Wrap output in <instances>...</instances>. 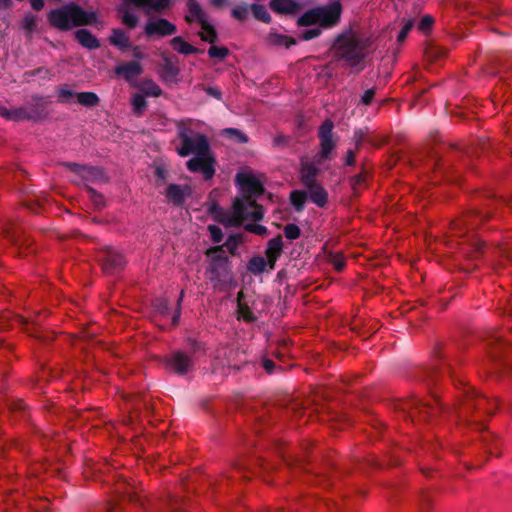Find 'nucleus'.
<instances>
[{
    "instance_id": "f257e3e1",
    "label": "nucleus",
    "mask_w": 512,
    "mask_h": 512,
    "mask_svg": "<svg viewBox=\"0 0 512 512\" xmlns=\"http://www.w3.org/2000/svg\"><path fill=\"white\" fill-rule=\"evenodd\" d=\"M265 177L248 167L241 168L235 177L238 196L233 200L231 213L226 212V226L240 225L246 220L260 221L264 209L257 199L264 193Z\"/></svg>"
},
{
    "instance_id": "f03ea898",
    "label": "nucleus",
    "mask_w": 512,
    "mask_h": 512,
    "mask_svg": "<svg viewBox=\"0 0 512 512\" xmlns=\"http://www.w3.org/2000/svg\"><path fill=\"white\" fill-rule=\"evenodd\" d=\"M47 18L51 26L61 31H68L73 27L91 26L100 23L95 11H86L75 3H69L52 9L48 13Z\"/></svg>"
},
{
    "instance_id": "7ed1b4c3",
    "label": "nucleus",
    "mask_w": 512,
    "mask_h": 512,
    "mask_svg": "<svg viewBox=\"0 0 512 512\" xmlns=\"http://www.w3.org/2000/svg\"><path fill=\"white\" fill-rule=\"evenodd\" d=\"M337 57L350 67H357L366 57L367 43L354 35L341 36L335 44Z\"/></svg>"
},
{
    "instance_id": "20e7f679",
    "label": "nucleus",
    "mask_w": 512,
    "mask_h": 512,
    "mask_svg": "<svg viewBox=\"0 0 512 512\" xmlns=\"http://www.w3.org/2000/svg\"><path fill=\"white\" fill-rule=\"evenodd\" d=\"M342 6L339 1H333L328 5L316 7L304 13L299 19L300 26L330 27L335 25L341 16Z\"/></svg>"
},
{
    "instance_id": "39448f33",
    "label": "nucleus",
    "mask_w": 512,
    "mask_h": 512,
    "mask_svg": "<svg viewBox=\"0 0 512 512\" xmlns=\"http://www.w3.org/2000/svg\"><path fill=\"white\" fill-rule=\"evenodd\" d=\"M208 266L206 278L213 289L218 292L224 291V244L210 247L206 250Z\"/></svg>"
},
{
    "instance_id": "423d86ee",
    "label": "nucleus",
    "mask_w": 512,
    "mask_h": 512,
    "mask_svg": "<svg viewBox=\"0 0 512 512\" xmlns=\"http://www.w3.org/2000/svg\"><path fill=\"white\" fill-rule=\"evenodd\" d=\"M181 146L177 149L180 156L191 154L208 155L209 143L207 137L191 128H182L179 131Z\"/></svg>"
},
{
    "instance_id": "0eeeda50",
    "label": "nucleus",
    "mask_w": 512,
    "mask_h": 512,
    "mask_svg": "<svg viewBox=\"0 0 512 512\" xmlns=\"http://www.w3.org/2000/svg\"><path fill=\"white\" fill-rule=\"evenodd\" d=\"M97 260L106 275H116L122 272L126 265L125 256L116 248L103 246L97 252Z\"/></svg>"
},
{
    "instance_id": "6e6552de",
    "label": "nucleus",
    "mask_w": 512,
    "mask_h": 512,
    "mask_svg": "<svg viewBox=\"0 0 512 512\" xmlns=\"http://www.w3.org/2000/svg\"><path fill=\"white\" fill-rule=\"evenodd\" d=\"M334 123L327 119L319 127L318 137L320 140V151L317 155L319 161L330 159L333 150L336 147V142L333 140Z\"/></svg>"
},
{
    "instance_id": "1a4fd4ad",
    "label": "nucleus",
    "mask_w": 512,
    "mask_h": 512,
    "mask_svg": "<svg viewBox=\"0 0 512 512\" xmlns=\"http://www.w3.org/2000/svg\"><path fill=\"white\" fill-rule=\"evenodd\" d=\"M164 365L177 375L183 376L193 369L194 361L187 354L175 351L165 358Z\"/></svg>"
},
{
    "instance_id": "9d476101",
    "label": "nucleus",
    "mask_w": 512,
    "mask_h": 512,
    "mask_svg": "<svg viewBox=\"0 0 512 512\" xmlns=\"http://www.w3.org/2000/svg\"><path fill=\"white\" fill-rule=\"evenodd\" d=\"M177 32L175 24L165 18H157L155 20H149L144 27V33L148 37L158 36L165 37L171 36Z\"/></svg>"
},
{
    "instance_id": "9b49d317",
    "label": "nucleus",
    "mask_w": 512,
    "mask_h": 512,
    "mask_svg": "<svg viewBox=\"0 0 512 512\" xmlns=\"http://www.w3.org/2000/svg\"><path fill=\"white\" fill-rule=\"evenodd\" d=\"M61 165L79 176L83 181L98 182L103 178V172L99 167L74 162H63Z\"/></svg>"
},
{
    "instance_id": "f8f14e48",
    "label": "nucleus",
    "mask_w": 512,
    "mask_h": 512,
    "mask_svg": "<svg viewBox=\"0 0 512 512\" xmlns=\"http://www.w3.org/2000/svg\"><path fill=\"white\" fill-rule=\"evenodd\" d=\"M207 155H195L187 161V168L191 172L202 173L205 180L211 179L214 175L215 169L213 161L206 158Z\"/></svg>"
},
{
    "instance_id": "ddd939ff",
    "label": "nucleus",
    "mask_w": 512,
    "mask_h": 512,
    "mask_svg": "<svg viewBox=\"0 0 512 512\" xmlns=\"http://www.w3.org/2000/svg\"><path fill=\"white\" fill-rule=\"evenodd\" d=\"M32 99L33 102L31 104L22 106V108H24L25 121H40L47 116L43 98L33 96Z\"/></svg>"
},
{
    "instance_id": "4468645a",
    "label": "nucleus",
    "mask_w": 512,
    "mask_h": 512,
    "mask_svg": "<svg viewBox=\"0 0 512 512\" xmlns=\"http://www.w3.org/2000/svg\"><path fill=\"white\" fill-rule=\"evenodd\" d=\"M319 158L317 160L303 159L301 161L300 176L304 186L316 183V176L319 173Z\"/></svg>"
},
{
    "instance_id": "2eb2a0df",
    "label": "nucleus",
    "mask_w": 512,
    "mask_h": 512,
    "mask_svg": "<svg viewBox=\"0 0 512 512\" xmlns=\"http://www.w3.org/2000/svg\"><path fill=\"white\" fill-rule=\"evenodd\" d=\"M191 189L189 186H180L178 184H170L166 190L167 199L172 202L175 206H181L186 197L190 196Z\"/></svg>"
},
{
    "instance_id": "dca6fc26",
    "label": "nucleus",
    "mask_w": 512,
    "mask_h": 512,
    "mask_svg": "<svg viewBox=\"0 0 512 512\" xmlns=\"http://www.w3.org/2000/svg\"><path fill=\"white\" fill-rule=\"evenodd\" d=\"M3 234L14 245H28V240L24 237L22 228L11 221L3 227Z\"/></svg>"
},
{
    "instance_id": "f3484780",
    "label": "nucleus",
    "mask_w": 512,
    "mask_h": 512,
    "mask_svg": "<svg viewBox=\"0 0 512 512\" xmlns=\"http://www.w3.org/2000/svg\"><path fill=\"white\" fill-rule=\"evenodd\" d=\"M283 249V240L281 236L270 239L267 243L265 255L269 262V269L273 270L275 263L281 255Z\"/></svg>"
},
{
    "instance_id": "a211bd4d",
    "label": "nucleus",
    "mask_w": 512,
    "mask_h": 512,
    "mask_svg": "<svg viewBox=\"0 0 512 512\" xmlns=\"http://www.w3.org/2000/svg\"><path fill=\"white\" fill-rule=\"evenodd\" d=\"M126 2L132 3V5L145 9L146 13L155 11L162 13L170 7L171 0H126Z\"/></svg>"
},
{
    "instance_id": "6ab92c4d",
    "label": "nucleus",
    "mask_w": 512,
    "mask_h": 512,
    "mask_svg": "<svg viewBox=\"0 0 512 512\" xmlns=\"http://www.w3.org/2000/svg\"><path fill=\"white\" fill-rule=\"evenodd\" d=\"M143 69L139 62L130 61L127 63H122L115 67V73L119 76H123L126 81H130L139 75H141Z\"/></svg>"
},
{
    "instance_id": "aec40b11",
    "label": "nucleus",
    "mask_w": 512,
    "mask_h": 512,
    "mask_svg": "<svg viewBox=\"0 0 512 512\" xmlns=\"http://www.w3.org/2000/svg\"><path fill=\"white\" fill-rule=\"evenodd\" d=\"M77 42L84 48L96 50L100 48V41L89 30L82 28L74 33Z\"/></svg>"
},
{
    "instance_id": "412c9836",
    "label": "nucleus",
    "mask_w": 512,
    "mask_h": 512,
    "mask_svg": "<svg viewBox=\"0 0 512 512\" xmlns=\"http://www.w3.org/2000/svg\"><path fill=\"white\" fill-rule=\"evenodd\" d=\"M309 199L319 207L327 203L328 194L319 183H312L305 186Z\"/></svg>"
},
{
    "instance_id": "4be33fe9",
    "label": "nucleus",
    "mask_w": 512,
    "mask_h": 512,
    "mask_svg": "<svg viewBox=\"0 0 512 512\" xmlns=\"http://www.w3.org/2000/svg\"><path fill=\"white\" fill-rule=\"evenodd\" d=\"M161 65V76L165 81H173L179 74L177 60L168 56H163Z\"/></svg>"
},
{
    "instance_id": "5701e85b",
    "label": "nucleus",
    "mask_w": 512,
    "mask_h": 512,
    "mask_svg": "<svg viewBox=\"0 0 512 512\" xmlns=\"http://www.w3.org/2000/svg\"><path fill=\"white\" fill-rule=\"evenodd\" d=\"M270 7L279 14H294L298 11L299 5L294 0H271Z\"/></svg>"
},
{
    "instance_id": "b1692460",
    "label": "nucleus",
    "mask_w": 512,
    "mask_h": 512,
    "mask_svg": "<svg viewBox=\"0 0 512 512\" xmlns=\"http://www.w3.org/2000/svg\"><path fill=\"white\" fill-rule=\"evenodd\" d=\"M109 42L111 45L117 47L121 51L128 50L131 47L128 36L120 28L112 29V33L109 37Z\"/></svg>"
},
{
    "instance_id": "393cba45",
    "label": "nucleus",
    "mask_w": 512,
    "mask_h": 512,
    "mask_svg": "<svg viewBox=\"0 0 512 512\" xmlns=\"http://www.w3.org/2000/svg\"><path fill=\"white\" fill-rule=\"evenodd\" d=\"M466 396L468 398V401L470 403V408H475V409H478V410H483L485 409L487 411V413H491L492 412V407H486V405H488V400L480 395L479 393H477L475 390H473L472 388H468L466 391Z\"/></svg>"
},
{
    "instance_id": "a878e982",
    "label": "nucleus",
    "mask_w": 512,
    "mask_h": 512,
    "mask_svg": "<svg viewBox=\"0 0 512 512\" xmlns=\"http://www.w3.org/2000/svg\"><path fill=\"white\" fill-rule=\"evenodd\" d=\"M217 190H213L209 196L208 202V213L213 217V219L224 225V209L218 204V202L214 199Z\"/></svg>"
},
{
    "instance_id": "bb28decb",
    "label": "nucleus",
    "mask_w": 512,
    "mask_h": 512,
    "mask_svg": "<svg viewBox=\"0 0 512 512\" xmlns=\"http://www.w3.org/2000/svg\"><path fill=\"white\" fill-rule=\"evenodd\" d=\"M402 409L405 411L407 410L409 416L411 418H414L416 412H418L419 414L431 413L434 408L429 407L428 404L423 403L420 400H412V401L404 403L402 406Z\"/></svg>"
},
{
    "instance_id": "cd10ccee",
    "label": "nucleus",
    "mask_w": 512,
    "mask_h": 512,
    "mask_svg": "<svg viewBox=\"0 0 512 512\" xmlns=\"http://www.w3.org/2000/svg\"><path fill=\"white\" fill-rule=\"evenodd\" d=\"M188 11L189 14L185 16V20L189 23L197 20L200 24H204L206 20V15L203 12L199 3L195 0H191L188 2Z\"/></svg>"
},
{
    "instance_id": "c85d7f7f",
    "label": "nucleus",
    "mask_w": 512,
    "mask_h": 512,
    "mask_svg": "<svg viewBox=\"0 0 512 512\" xmlns=\"http://www.w3.org/2000/svg\"><path fill=\"white\" fill-rule=\"evenodd\" d=\"M267 42L272 46L285 48H289L290 46L295 44V41L291 37L285 34L278 33L276 31L269 32V34L267 35Z\"/></svg>"
},
{
    "instance_id": "c756f323",
    "label": "nucleus",
    "mask_w": 512,
    "mask_h": 512,
    "mask_svg": "<svg viewBox=\"0 0 512 512\" xmlns=\"http://www.w3.org/2000/svg\"><path fill=\"white\" fill-rule=\"evenodd\" d=\"M130 2H124L122 5L117 7V12L121 14V20L124 25L128 28L133 29L138 24V17L129 11Z\"/></svg>"
},
{
    "instance_id": "7c9ffc66",
    "label": "nucleus",
    "mask_w": 512,
    "mask_h": 512,
    "mask_svg": "<svg viewBox=\"0 0 512 512\" xmlns=\"http://www.w3.org/2000/svg\"><path fill=\"white\" fill-rule=\"evenodd\" d=\"M170 45L175 51L182 55H189L199 52V50L193 45L187 43L182 37L176 36L170 40Z\"/></svg>"
},
{
    "instance_id": "2f4dec72",
    "label": "nucleus",
    "mask_w": 512,
    "mask_h": 512,
    "mask_svg": "<svg viewBox=\"0 0 512 512\" xmlns=\"http://www.w3.org/2000/svg\"><path fill=\"white\" fill-rule=\"evenodd\" d=\"M0 116L9 121L20 122L25 121L24 108L17 107L9 109L7 107H0Z\"/></svg>"
},
{
    "instance_id": "473e14b6",
    "label": "nucleus",
    "mask_w": 512,
    "mask_h": 512,
    "mask_svg": "<svg viewBox=\"0 0 512 512\" xmlns=\"http://www.w3.org/2000/svg\"><path fill=\"white\" fill-rule=\"evenodd\" d=\"M267 267L269 268V262L262 256L252 257L247 264L248 270L255 275L263 273Z\"/></svg>"
},
{
    "instance_id": "72a5a7b5",
    "label": "nucleus",
    "mask_w": 512,
    "mask_h": 512,
    "mask_svg": "<svg viewBox=\"0 0 512 512\" xmlns=\"http://www.w3.org/2000/svg\"><path fill=\"white\" fill-rule=\"evenodd\" d=\"M139 89L141 90L143 95H146V96L158 97L162 94V89L160 88V86L157 85L151 79H144L140 83Z\"/></svg>"
},
{
    "instance_id": "f704fd0d",
    "label": "nucleus",
    "mask_w": 512,
    "mask_h": 512,
    "mask_svg": "<svg viewBox=\"0 0 512 512\" xmlns=\"http://www.w3.org/2000/svg\"><path fill=\"white\" fill-rule=\"evenodd\" d=\"M77 102L85 107H95L99 104L100 99L94 92H80L76 94Z\"/></svg>"
},
{
    "instance_id": "c9c22d12",
    "label": "nucleus",
    "mask_w": 512,
    "mask_h": 512,
    "mask_svg": "<svg viewBox=\"0 0 512 512\" xmlns=\"http://www.w3.org/2000/svg\"><path fill=\"white\" fill-rule=\"evenodd\" d=\"M13 322H16L20 325H26L27 322L25 318L19 315L12 316L11 313L5 312L0 315V329H7L13 326Z\"/></svg>"
},
{
    "instance_id": "e433bc0d",
    "label": "nucleus",
    "mask_w": 512,
    "mask_h": 512,
    "mask_svg": "<svg viewBox=\"0 0 512 512\" xmlns=\"http://www.w3.org/2000/svg\"><path fill=\"white\" fill-rule=\"evenodd\" d=\"M21 28L25 31L27 37H31L37 28V17L28 12L24 15L21 21Z\"/></svg>"
},
{
    "instance_id": "4c0bfd02",
    "label": "nucleus",
    "mask_w": 512,
    "mask_h": 512,
    "mask_svg": "<svg viewBox=\"0 0 512 512\" xmlns=\"http://www.w3.org/2000/svg\"><path fill=\"white\" fill-rule=\"evenodd\" d=\"M237 317L238 319L244 320L246 322H252L255 320L253 312L242 302L240 297L238 298L237 302Z\"/></svg>"
},
{
    "instance_id": "58836bf2",
    "label": "nucleus",
    "mask_w": 512,
    "mask_h": 512,
    "mask_svg": "<svg viewBox=\"0 0 512 512\" xmlns=\"http://www.w3.org/2000/svg\"><path fill=\"white\" fill-rule=\"evenodd\" d=\"M308 194L304 191L295 190L291 192L290 200L297 211L303 209Z\"/></svg>"
},
{
    "instance_id": "ea45409f",
    "label": "nucleus",
    "mask_w": 512,
    "mask_h": 512,
    "mask_svg": "<svg viewBox=\"0 0 512 512\" xmlns=\"http://www.w3.org/2000/svg\"><path fill=\"white\" fill-rule=\"evenodd\" d=\"M132 106L134 114L140 116L147 107V101L143 94H135L132 97Z\"/></svg>"
},
{
    "instance_id": "a19ab883",
    "label": "nucleus",
    "mask_w": 512,
    "mask_h": 512,
    "mask_svg": "<svg viewBox=\"0 0 512 512\" xmlns=\"http://www.w3.org/2000/svg\"><path fill=\"white\" fill-rule=\"evenodd\" d=\"M251 10H252L254 17L257 20H260L265 23H268L270 21V14L264 5L252 4Z\"/></svg>"
},
{
    "instance_id": "79ce46f5",
    "label": "nucleus",
    "mask_w": 512,
    "mask_h": 512,
    "mask_svg": "<svg viewBox=\"0 0 512 512\" xmlns=\"http://www.w3.org/2000/svg\"><path fill=\"white\" fill-rule=\"evenodd\" d=\"M226 138L239 144H243L248 141L247 135L241 130L235 128H226Z\"/></svg>"
},
{
    "instance_id": "37998d69",
    "label": "nucleus",
    "mask_w": 512,
    "mask_h": 512,
    "mask_svg": "<svg viewBox=\"0 0 512 512\" xmlns=\"http://www.w3.org/2000/svg\"><path fill=\"white\" fill-rule=\"evenodd\" d=\"M153 309L161 316H168L170 314L169 302L165 298H157L153 301Z\"/></svg>"
},
{
    "instance_id": "c03bdc74",
    "label": "nucleus",
    "mask_w": 512,
    "mask_h": 512,
    "mask_svg": "<svg viewBox=\"0 0 512 512\" xmlns=\"http://www.w3.org/2000/svg\"><path fill=\"white\" fill-rule=\"evenodd\" d=\"M201 27L203 30V32L200 33L201 39L209 43H214L216 40V31L213 26L205 21L204 24H201Z\"/></svg>"
},
{
    "instance_id": "a18cd8bd",
    "label": "nucleus",
    "mask_w": 512,
    "mask_h": 512,
    "mask_svg": "<svg viewBox=\"0 0 512 512\" xmlns=\"http://www.w3.org/2000/svg\"><path fill=\"white\" fill-rule=\"evenodd\" d=\"M242 242L243 236L241 234H231L226 238V250L234 254L237 246Z\"/></svg>"
},
{
    "instance_id": "49530a36",
    "label": "nucleus",
    "mask_w": 512,
    "mask_h": 512,
    "mask_svg": "<svg viewBox=\"0 0 512 512\" xmlns=\"http://www.w3.org/2000/svg\"><path fill=\"white\" fill-rule=\"evenodd\" d=\"M414 25L415 20L413 18L403 19V26L398 34L397 41L403 42L406 39L409 32L411 31V29L414 27Z\"/></svg>"
},
{
    "instance_id": "de8ad7c7",
    "label": "nucleus",
    "mask_w": 512,
    "mask_h": 512,
    "mask_svg": "<svg viewBox=\"0 0 512 512\" xmlns=\"http://www.w3.org/2000/svg\"><path fill=\"white\" fill-rule=\"evenodd\" d=\"M123 497L126 498L130 502L138 503L142 507L146 508L145 500L141 496H139L136 491L127 489L123 492Z\"/></svg>"
},
{
    "instance_id": "09e8293b",
    "label": "nucleus",
    "mask_w": 512,
    "mask_h": 512,
    "mask_svg": "<svg viewBox=\"0 0 512 512\" xmlns=\"http://www.w3.org/2000/svg\"><path fill=\"white\" fill-rule=\"evenodd\" d=\"M434 19L430 15H424L417 24V29L422 33H427L432 28Z\"/></svg>"
},
{
    "instance_id": "8fccbe9b",
    "label": "nucleus",
    "mask_w": 512,
    "mask_h": 512,
    "mask_svg": "<svg viewBox=\"0 0 512 512\" xmlns=\"http://www.w3.org/2000/svg\"><path fill=\"white\" fill-rule=\"evenodd\" d=\"M252 12L251 6L249 5H239L232 10V14L235 18L239 20H244L248 17V15Z\"/></svg>"
},
{
    "instance_id": "3c124183",
    "label": "nucleus",
    "mask_w": 512,
    "mask_h": 512,
    "mask_svg": "<svg viewBox=\"0 0 512 512\" xmlns=\"http://www.w3.org/2000/svg\"><path fill=\"white\" fill-rule=\"evenodd\" d=\"M244 230L250 233H253L255 235H266L267 234V228L264 225L257 224V223H247L244 225Z\"/></svg>"
},
{
    "instance_id": "603ef678",
    "label": "nucleus",
    "mask_w": 512,
    "mask_h": 512,
    "mask_svg": "<svg viewBox=\"0 0 512 512\" xmlns=\"http://www.w3.org/2000/svg\"><path fill=\"white\" fill-rule=\"evenodd\" d=\"M76 94L67 85H62L58 89L59 102H68L71 98L76 97Z\"/></svg>"
},
{
    "instance_id": "864d4df0",
    "label": "nucleus",
    "mask_w": 512,
    "mask_h": 512,
    "mask_svg": "<svg viewBox=\"0 0 512 512\" xmlns=\"http://www.w3.org/2000/svg\"><path fill=\"white\" fill-rule=\"evenodd\" d=\"M86 190L89 194L90 199L96 207L100 208L104 205V198L99 192H97L94 188L90 186H86Z\"/></svg>"
},
{
    "instance_id": "5fc2aeb1",
    "label": "nucleus",
    "mask_w": 512,
    "mask_h": 512,
    "mask_svg": "<svg viewBox=\"0 0 512 512\" xmlns=\"http://www.w3.org/2000/svg\"><path fill=\"white\" fill-rule=\"evenodd\" d=\"M285 237L289 240H295L300 236V229L296 224H287L284 228Z\"/></svg>"
},
{
    "instance_id": "6e6d98bb",
    "label": "nucleus",
    "mask_w": 512,
    "mask_h": 512,
    "mask_svg": "<svg viewBox=\"0 0 512 512\" xmlns=\"http://www.w3.org/2000/svg\"><path fill=\"white\" fill-rule=\"evenodd\" d=\"M321 28L318 25L317 27L305 29L302 33V38L307 41L318 37L321 34Z\"/></svg>"
},
{
    "instance_id": "4d7b16f0",
    "label": "nucleus",
    "mask_w": 512,
    "mask_h": 512,
    "mask_svg": "<svg viewBox=\"0 0 512 512\" xmlns=\"http://www.w3.org/2000/svg\"><path fill=\"white\" fill-rule=\"evenodd\" d=\"M183 298H184V290H182L180 292L179 298L177 300V307L172 316V325L173 326H176L179 323V319H180V315H181V303H182Z\"/></svg>"
},
{
    "instance_id": "13d9d810",
    "label": "nucleus",
    "mask_w": 512,
    "mask_h": 512,
    "mask_svg": "<svg viewBox=\"0 0 512 512\" xmlns=\"http://www.w3.org/2000/svg\"><path fill=\"white\" fill-rule=\"evenodd\" d=\"M208 231L213 242L219 243L223 238L222 230L216 225H209Z\"/></svg>"
},
{
    "instance_id": "bf43d9fd",
    "label": "nucleus",
    "mask_w": 512,
    "mask_h": 512,
    "mask_svg": "<svg viewBox=\"0 0 512 512\" xmlns=\"http://www.w3.org/2000/svg\"><path fill=\"white\" fill-rule=\"evenodd\" d=\"M331 263L334 266V268L338 271L342 270L345 267V259L340 254L332 255Z\"/></svg>"
},
{
    "instance_id": "052dcab7",
    "label": "nucleus",
    "mask_w": 512,
    "mask_h": 512,
    "mask_svg": "<svg viewBox=\"0 0 512 512\" xmlns=\"http://www.w3.org/2000/svg\"><path fill=\"white\" fill-rule=\"evenodd\" d=\"M155 176L157 178L158 184H163L167 181V171L163 167H156L155 169Z\"/></svg>"
},
{
    "instance_id": "680f3d73",
    "label": "nucleus",
    "mask_w": 512,
    "mask_h": 512,
    "mask_svg": "<svg viewBox=\"0 0 512 512\" xmlns=\"http://www.w3.org/2000/svg\"><path fill=\"white\" fill-rule=\"evenodd\" d=\"M208 54L210 57H218L224 59V47L211 46L208 50Z\"/></svg>"
},
{
    "instance_id": "e2e57ef3",
    "label": "nucleus",
    "mask_w": 512,
    "mask_h": 512,
    "mask_svg": "<svg viewBox=\"0 0 512 512\" xmlns=\"http://www.w3.org/2000/svg\"><path fill=\"white\" fill-rule=\"evenodd\" d=\"M375 95L374 89H368L364 92V94L361 97V103L364 105H368L372 102Z\"/></svg>"
},
{
    "instance_id": "0e129e2a",
    "label": "nucleus",
    "mask_w": 512,
    "mask_h": 512,
    "mask_svg": "<svg viewBox=\"0 0 512 512\" xmlns=\"http://www.w3.org/2000/svg\"><path fill=\"white\" fill-rule=\"evenodd\" d=\"M26 405L22 400L15 401L11 404L10 409L13 411H23L25 409Z\"/></svg>"
},
{
    "instance_id": "69168bd1",
    "label": "nucleus",
    "mask_w": 512,
    "mask_h": 512,
    "mask_svg": "<svg viewBox=\"0 0 512 512\" xmlns=\"http://www.w3.org/2000/svg\"><path fill=\"white\" fill-rule=\"evenodd\" d=\"M207 93L213 97H215L216 99H221V96H222V92L220 91L219 88H216V87H208L207 88Z\"/></svg>"
},
{
    "instance_id": "338daca9",
    "label": "nucleus",
    "mask_w": 512,
    "mask_h": 512,
    "mask_svg": "<svg viewBox=\"0 0 512 512\" xmlns=\"http://www.w3.org/2000/svg\"><path fill=\"white\" fill-rule=\"evenodd\" d=\"M31 7L35 11H40L44 7V0H29Z\"/></svg>"
},
{
    "instance_id": "774afa93",
    "label": "nucleus",
    "mask_w": 512,
    "mask_h": 512,
    "mask_svg": "<svg viewBox=\"0 0 512 512\" xmlns=\"http://www.w3.org/2000/svg\"><path fill=\"white\" fill-rule=\"evenodd\" d=\"M355 162V155L352 150H348L345 158V164L348 166L353 165Z\"/></svg>"
}]
</instances>
